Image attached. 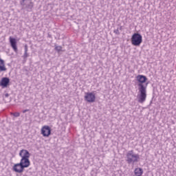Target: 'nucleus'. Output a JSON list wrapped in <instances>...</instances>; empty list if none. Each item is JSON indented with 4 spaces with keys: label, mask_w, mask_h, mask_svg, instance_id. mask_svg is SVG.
I'll use <instances>...</instances> for the list:
<instances>
[{
    "label": "nucleus",
    "mask_w": 176,
    "mask_h": 176,
    "mask_svg": "<svg viewBox=\"0 0 176 176\" xmlns=\"http://www.w3.org/2000/svg\"><path fill=\"white\" fill-rule=\"evenodd\" d=\"M136 80L138 82V86L140 93L138 95V102H140V104H144V102L146 101V88L148 85V82L145 85H144V83L148 80V78L144 75H138L136 76Z\"/></svg>",
    "instance_id": "obj_1"
},
{
    "label": "nucleus",
    "mask_w": 176,
    "mask_h": 176,
    "mask_svg": "<svg viewBox=\"0 0 176 176\" xmlns=\"http://www.w3.org/2000/svg\"><path fill=\"white\" fill-rule=\"evenodd\" d=\"M140 162V155L134 153L133 150L129 151L126 153V162L128 164H134Z\"/></svg>",
    "instance_id": "obj_2"
},
{
    "label": "nucleus",
    "mask_w": 176,
    "mask_h": 176,
    "mask_svg": "<svg viewBox=\"0 0 176 176\" xmlns=\"http://www.w3.org/2000/svg\"><path fill=\"white\" fill-rule=\"evenodd\" d=\"M131 41L133 46H140L142 43V36L140 33H135L132 35Z\"/></svg>",
    "instance_id": "obj_3"
},
{
    "label": "nucleus",
    "mask_w": 176,
    "mask_h": 176,
    "mask_svg": "<svg viewBox=\"0 0 176 176\" xmlns=\"http://www.w3.org/2000/svg\"><path fill=\"white\" fill-rule=\"evenodd\" d=\"M21 5L23 6V9H25L28 12H31L32 8H34V3L31 0H22Z\"/></svg>",
    "instance_id": "obj_4"
},
{
    "label": "nucleus",
    "mask_w": 176,
    "mask_h": 176,
    "mask_svg": "<svg viewBox=\"0 0 176 176\" xmlns=\"http://www.w3.org/2000/svg\"><path fill=\"white\" fill-rule=\"evenodd\" d=\"M17 166H21V170H23V168H28L31 166V162L29 158H21Z\"/></svg>",
    "instance_id": "obj_5"
},
{
    "label": "nucleus",
    "mask_w": 176,
    "mask_h": 176,
    "mask_svg": "<svg viewBox=\"0 0 176 176\" xmlns=\"http://www.w3.org/2000/svg\"><path fill=\"white\" fill-rule=\"evenodd\" d=\"M84 98L87 102H94L96 101V94L93 92L85 93Z\"/></svg>",
    "instance_id": "obj_6"
},
{
    "label": "nucleus",
    "mask_w": 176,
    "mask_h": 176,
    "mask_svg": "<svg viewBox=\"0 0 176 176\" xmlns=\"http://www.w3.org/2000/svg\"><path fill=\"white\" fill-rule=\"evenodd\" d=\"M41 134L43 137H49L52 134V129L50 126L45 125L41 129Z\"/></svg>",
    "instance_id": "obj_7"
},
{
    "label": "nucleus",
    "mask_w": 176,
    "mask_h": 176,
    "mask_svg": "<svg viewBox=\"0 0 176 176\" xmlns=\"http://www.w3.org/2000/svg\"><path fill=\"white\" fill-rule=\"evenodd\" d=\"M19 156L21 159H30V154L28 151L23 149L19 152Z\"/></svg>",
    "instance_id": "obj_8"
},
{
    "label": "nucleus",
    "mask_w": 176,
    "mask_h": 176,
    "mask_svg": "<svg viewBox=\"0 0 176 176\" xmlns=\"http://www.w3.org/2000/svg\"><path fill=\"white\" fill-rule=\"evenodd\" d=\"M10 43L11 45V47H12L14 52H17V42L16 41V38L10 37Z\"/></svg>",
    "instance_id": "obj_9"
},
{
    "label": "nucleus",
    "mask_w": 176,
    "mask_h": 176,
    "mask_svg": "<svg viewBox=\"0 0 176 176\" xmlns=\"http://www.w3.org/2000/svg\"><path fill=\"white\" fill-rule=\"evenodd\" d=\"M10 82V80L9 79V78H7V77L3 78L0 82V86H2L3 87H8V85H9Z\"/></svg>",
    "instance_id": "obj_10"
},
{
    "label": "nucleus",
    "mask_w": 176,
    "mask_h": 176,
    "mask_svg": "<svg viewBox=\"0 0 176 176\" xmlns=\"http://www.w3.org/2000/svg\"><path fill=\"white\" fill-rule=\"evenodd\" d=\"M18 164H19V163L15 164L12 167V170L15 173H18L19 174H21V173L24 172V168L21 169V166H17Z\"/></svg>",
    "instance_id": "obj_11"
},
{
    "label": "nucleus",
    "mask_w": 176,
    "mask_h": 176,
    "mask_svg": "<svg viewBox=\"0 0 176 176\" xmlns=\"http://www.w3.org/2000/svg\"><path fill=\"white\" fill-rule=\"evenodd\" d=\"M7 71L6 67L5 66V60L0 58V72H5Z\"/></svg>",
    "instance_id": "obj_12"
},
{
    "label": "nucleus",
    "mask_w": 176,
    "mask_h": 176,
    "mask_svg": "<svg viewBox=\"0 0 176 176\" xmlns=\"http://www.w3.org/2000/svg\"><path fill=\"white\" fill-rule=\"evenodd\" d=\"M134 174L135 176H141L144 174V170L141 168H136L134 170Z\"/></svg>",
    "instance_id": "obj_13"
},
{
    "label": "nucleus",
    "mask_w": 176,
    "mask_h": 176,
    "mask_svg": "<svg viewBox=\"0 0 176 176\" xmlns=\"http://www.w3.org/2000/svg\"><path fill=\"white\" fill-rule=\"evenodd\" d=\"M55 50L58 53H60V52H63V47L55 45Z\"/></svg>",
    "instance_id": "obj_14"
},
{
    "label": "nucleus",
    "mask_w": 176,
    "mask_h": 176,
    "mask_svg": "<svg viewBox=\"0 0 176 176\" xmlns=\"http://www.w3.org/2000/svg\"><path fill=\"white\" fill-rule=\"evenodd\" d=\"M10 115L14 116V118H19L20 116V113L15 112V113H10Z\"/></svg>",
    "instance_id": "obj_15"
},
{
    "label": "nucleus",
    "mask_w": 176,
    "mask_h": 176,
    "mask_svg": "<svg viewBox=\"0 0 176 176\" xmlns=\"http://www.w3.org/2000/svg\"><path fill=\"white\" fill-rule=\"evenodd\" d=\"M115 34H116L117 35H119V34H120V32H119V29H116L114 30Z\"/></svg>",
    "instance_id": "obj_16"
},
{
    "label": "nucleus",
    "mask_w": 176,
    "mask_h": 176,
    "mask_svg": "<svg viewBox=\"0 0 176 176\" xmlns=\"http://www.w3.org/2000/svg\"><path fill=\"white\" fill-rule=\"evenodd\" d=\"M27 57H28V53L25 52L24 54H23V58H27Z\"/></svg>",
    "instance_id": "obj_17"
},
{
    "label": "nucleus",
    "mask_w": 176,
    "mask_h": 176,
    "mask_svg": "<svg viewBox=\"0 0 176 176\" xmlns=\"http://www.w3.org/2000/svg\"><path fill=\"white\" fill-rule=\"evenodd\" d=\"M28 45H25V52L28 53Z\"/></svg>",
    "instance_id": "obj_18"
},
{
    "label": "nucleus",
    "mask_w": 176,
    "mask_h": 176,
    "mask_svg": "<svg viewBox=\"0 0 176 176\" xmlns=\"http://www.w3.org/2000/svg\"><path fill=\"white\" fill-rule=\"evenodd\" d=\"M29 109H25L23 111V113H25V112H28Z\"/></svg>",
    "instance_id": "obj_19"
},
{
    "label": "nucleus",
    "mask_w": 176,
    "mask_h": 176,
    "mask_svg": "<svg viewBox=\"0 0 176 176\" xmlns=\"http://www.w3.org/2000/svg\"><path fill=\"white\" fill-rule=\"evenodd\" d=\"M5 97H6V98L9 97V94H6Z\"/></svg>",
    "instance_id": "obj_20"
}]
</instances>
